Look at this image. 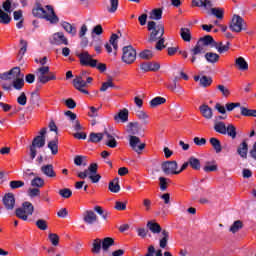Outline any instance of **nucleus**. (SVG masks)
Segmentation results:
<instances>
[{
  "mask_svg": "<svg viewBox=\"0 0 256 256\" xmlns=\"http://www.w3.org/2000/svg\"><path fill=\"white\" fill-rule=\"evenodd\" d=\"M148 30L151 31L150 34V41L155 42L159 40L156 44V49L161 51L165 48L164 39L162 38L164 35V25L163 24H156L154 21L148 22Z\"/></svg>",
  "mask_w": 256,
  "mask_h": 256,
  "instance_id": "nucleus-1",
  "label": "nucleus"
},
{
  "mask_svg": "<svg viewBox=\"0 0 256 256\" xmlns=\"http://www.w3.org/2000/svg\"><path fill=\"white\" fill-rule=\"evenodd\" d=\"M33 15L40 19H46L52 25H56L59 22V17L55 15V12L50 5H46V7L43 8L41 4H37L33 9Z\"/></svg>",
  "mask_w": 256,
  "mask_h": 256,
  "instance_id": "nucleus-2",
  "label": "nucleus"
},
{
  "mask_svg": "<svg viewBox=\"0 0 256 256\" xmlns=\"http://www.w3.org/2000/svg\"><path fill=\"white\" fill-rule=\"evenodd\" d=\"M20 75L21 70L19 67H15L12 70L0 73V83H2L3 89L6 91H10L12 89V82Z\"/></svg>",
  "mask_w": 256,
  "mask_h": 256,
  "instance_id": "nucleus-3",
  "label": "nucleus"
},
{
  "mask_svg": "<svg viewBox=\"0 0 256 256\" xmlns=\"http://www.w3.org/2000/svg\"><path fill=\"white\" fill-rule=\"evenodd\" d=\"M147 229L153 234L161 233V238L159 240V246L161 249H165L169 240V233L166 230L162 231V227L156 223L154 220L147 222Z\"/></svg>",
  "mask_w": 256,
  "mask_h": 256,
  "instance_id": "nucleus-4",
  "label": "nucleus"
},
{
  "mask_svg": "<svg viewBox=\"0 0 256 256\" xmlns=\"http://www.w3.org/2000/svg\"><path fill=\"white\" fill-rule=\"evenodd\" d=\"M97 169V163H91L87 170L78 172V177L82 180L88 177L92 184H97L101 180V175L97 174Z\"/></svg>",
  "mask_w": 256,
  "mask_h": 256,
  "instance_id": "nucleus-5",
  "label": "nucleus"
},
{
  "mask_svg": "<svg viewBox=\"0 0 256 256\" xmlns=\"http://www.w3.org/2000/svg\"><path fill=\"white\" fill-rule=\"evenodd\" d=\"M45 134L46 128H41L39 135L34 138L32 146H30V158H32V160L36 157V149H41L45 146Z\"/></svg>",
  "mask_w": 256,
  "mask_h": 256,
  "instance_id": "nucleus-6",
  "label": "nucleus"
},
{
  "mask_svg": "<svg viewBox=\"0 0 256 256\" xmlns=\"http://www.w3.org/2000/svg\"><path fill=\"white\" fill-rule=\"evenodd\" d=\"M37 80L39 83H49L50 81L56 80V75L54 72H50L49 66H43L36 71Z\"/></svg>",
  "mask_w": 256,
  "mask_h": 256,
  "instance_id": "nucleus-7",
  "label": "nucleus"
},
{
  "mask_svg": "<svg viewBox=\"0 0 256 256\" xmlns=\"http://www.w3.org/2000/svg\"><path fill=\"white\" fill-rule=\"evenodd\" d=\"M34 213V206L31 202H25L22 207L16 209V217L20 220L27 221L29 216Z\"/></svg>",
  "mask_w": 256,
  "mask_h": 256,
  "instance_id": "nucleus-8",
  "label": "nucleus"
},
{
  "mask_svg": "<svg viewBox=\"0 0 256 256\" xmlns=\"http://www.w3.org/2000/svg\"><path fill=\"white\" fill-rule=\"evenodd\" d=\"M229 28L233 32L240 33L241 31L247 29V24L241 16L234 14Z\"/></svg>",
  "mask_w": 256,
  "mask_h": 256,
  "instance_id": "nucleus-9",
  "label": "nucleus"
},
{
  "mask_svg": "<svg viewBox=\"0 0 256 256\" xmlns=\"http://www.w3.org/2000/svg\"><path fill=\"white\" fill-rule=\"evenodd\" d=\"M136 50L132 46H126L122 48V62L127 65H132L136 60Z\"/></svg>",
  "mask_w": 256,
  "mask_h": 256,
  "instance_id": "nucleus-10",
  "label": "nucleus"
},
{
  "mask_svg": "<svg viewBox=\"0 0 256 256\" xmlns=\"http://www.w3.org/2000/svg\"><path fill=\"white\" fill-rule=\"evenodd\" d=\"M49 42L51 45L55 46H69V39L66 38L63 32H55L49 38Z\"/></svg>",
  "mask_w": 256,
  "mask_h": 256,
  "instance_id": "nucleus-11",
  "label": "nucleus"
},
{
  "mask_svg": "<svg viewBox=\"0 0 256 256\" xmlns=\"http://www.w3.org/2000/svg\"><path fill=\"white\" fill-rule=\"evenodd\" d=\"M128 140L130 148L137 154H142L143 150L146 148V144L141 142V139L135 135H129Z\"/></svg>",
  "mask_w": 256,
  "mask_h": 256,
  "instance_id": "nucleus-12",
  "label": "nucleus"
},
{
  "mask_svg": "<svg viewBox=\"0 0 256 256\" xmlns=\"http://www.w3.org/2000/svg\"><path fill=\"white\" fill-rule=\"evenodd\" d=\"M80 65L89 66L95 68L97 60L93 59V56L86 50L78 54Z\"/></svg>",
  "mask_w": 256,
  "mask_h": 256,
  "instance_id": "nucleus-13",
  "label": "nucleus"
},
{
  "mask_svg": "<svg viewBox=\"0 0 256 256\" xmlns=\"http://www.w3.org/2000/svg\"><path fill=\"white\" fill-rule=\"evenodd\" d=\"M162 171L166 175H179L177 162L175 160L164 162L162 164Z\"/></svg>",
  "mask_w": 256,
  "mask_h": 256,
  "instance_id": "nucleus-14",
  "label": "nucleus"
},
{
  "mask_svg": "<svg viewBox=\"0 0 256 256\" xmlns=\"http://www.w3.org/2000/svg\"><path fill=\"white\" fill-rule=\"evenodd\" d=\"M105 48L108 52V54L114 53L115 56L117 55V50H118V35L117 34H112L109 42L105 44Z\"/></svg>",
  "mask_w": 256,
  "mask_h": 256,
  "instance_id": "nucleus-15",
  "label": "nucleus"
},
{
  "mask_svg": "<svg viewBox=\"0 0 256 256\" xmlns=\"http://www.w3.org/2000/svg\"><path fill=\"white\" fill-rule=\"evenodd\" d=\"M207 51V46L203 45L202 43L198 42L193 49L190 50L191 52V63L194 64L197 60V55L204 54Z\"/></svg>",
  "mask_w": 256,
  "mask_h": 256,
  "instance_id": "nucleus-16",
  "label": "nucleus"
},
{
  "mask_svg": "<svg viewBox=\"0 0 256 256\" xmlns=\"http://www.w3.org/2000/svg\"><path fill=\"white\" fill-rule=\"evenodd\" d=\"M82 221L87 225H93L98 221V217L93 210H86L82 213Z\"/></svg>",
  "mask_w": 256,
  "mask_h": 256,
  "instance_id": "nucleus-17",
  "label": "nucleus"
},
{
  "mask_svg": "<svg viewBox=\"0 0 256 256\" xmlns=\"http://www.w3.org/2000/svg\"><path fill=\"white\" fill-rule=\"evenodd\" d=\"M74 86L80 93L89 94V91L85 89L88 86L87 82L83 79L82 76H77L74 79Z\"/></svg>",
  "mask_w": 256,
  "mask_h": 256,
  "instance_id": "nucleus-18",
  "label": "nucleus"
},
{
  "mask_svg": "<svg viewBox=\"0 0 256 256\" xmlns=\"http://www.w3.org/2000/svg\"><path fill=\"white\" fill-rule=\"evenodd\" d=\"M142 71L145 72H157L161 65L158 62H145L140 65Z\"/></svg>",
  "mask_w": 256,
  "mask_h": 256,
  "instance_id": "nucleus-19",
  "label": "nucleus"
},
{
  "mask_svg": "<svg viewBox=\"0 0 256 256\" xmlns=\"http://www.w3.org/2000/svg\"><path fill=\"white\" fill-rule=\"evenodd\" d=\"M3 204L8 211H12L15 207V197L13 193L5 194Z\"/></svg>",
  "mask_w": 256,
  "mask_h": 256,
  "instance_id": "nucleus-20",
  "label": "nucleus"
},
{
  "mask_svg": "<svg viewBox=\"0 0 256 256\" xmlns=\"http://www.w3.org/2000/svg\"><path fill=\"white\" fill-rule=\"evenodd\" d=\"M128 110L126 108L120 110L118 114L114 115V121L117 123H126L128 121Z\"/></svg>",
  "mask_w": 256,
  "mask_h": 256,
  "instance_id": "nucleus-21",
  "label": "nucleus"
},
{
  "mask_svg": "<svg viewBox=\"0 0 256 256\" xmlns=\"http://www.w3.org/2000/svg\"><path fill=\"white\" fill-rule=\"evenodd\" d=\"M105 145L110 149H115L117 147V141L115 137L108 132H104Z\"/></svg>",
  "mask_w": 256,
  "mask_h": 256,
  "instance_id": "nucleus-22",
  "label": "nucleus"
},
{
  "mask_svg": "<svg viewBox=\"0 0 256 256\" xmlns=\"http://www.w3.org/2000/svg\"><path fill=\"white\" fill-rule=\"evenodd\" d=\"M199 110L204 119L211 120L213 118V109L208 105L200 106Z\"/></svg>",
  "mask_w": 256,
  "mask_h": 256,
  "instance_id": "nucleus-23",
  "label": "nucleus"
},
{
  "mask_svg": "<svg viewBox=\"0 0 256 256\" xmlns=\"http://www.w3.org/2000/svg\"><path fill=\"white\" fill-rule=\"evenodd\" d=\"M61 28L64 29L71 37H75L77 33V29L74 25L67 23V22H62L60 24Z\"/></svg>",
  "mask_w": 256,
  "mask_h": 256,
  "instance_id": "nucleus-24",
  "label": "nucleus"
},
{
  "mask_svg": "<svg viewBox=\"0 0 256 256\" xmlns=\"http://www.w3.org/2000/svg\"><path fill=\"white\" fill-rule=\"evenodd\" d=\"M204 58L209 64L215 65L218 63L220 56L214 52H207L206 55H204Z\"/></svg>",
  "mask_w": 256,
  "mask_h": 256,
  "instance_id": "nucleus-25",
  "label": "nucleus"
},
{
  "mask_svg": "<svg viewBox=\"0 0 256 256\" xmlns=\"http://www.w3.org/2000/svg\"><path fill=\"white\" fill-rule=\"evenodd\" d=\"M194 81L199 82L202 87H208L211 86L213 83L212 78H208L207 76L199 77V76H194Z\"/></svg>",
  "mask_w": 256,
  "mask_h": 256,
  "instance_id": "nucleus-26",
  "label": "nucleus"
},
{
  "mask_svg": "<svg viewBox=\"0 0 256 256\" xmlns=\"http://www.w3.org/2000/svg\"><path fill=\"white\" fill-rule=\"evenodd\" d=\"M41 172H43L44 175L50 178L56 177V172L53 169V165L48 164L41 167Z\"/></svg>",
  "mask_w": 256,
  "mask_h": 256,
  "instance_id": "nucleus-27",
  "label": "nucleus"
},
{
  "mask_svg": "<svg viewBox=\"0 0 256 256\" xmlns=\"http://www.w3.org/2000/svg\"><path fill=\"white\" fill-rule=\"evenodd\" d=\"M230 44H223V42L213 43V48H216L219 54L226 53L229 50Z\"/></svg>",
  "mask_w": 256,
  "mask_h": 256,
  "instance_id": "nucleus-28",
  "label": "nucleus"
},
{
  "mask_svg": "<svg viewBox=\"0 0 256 256\" xmlns=\"http://www.w3.org/2000/svg\"><path fill=\"white\" fill-rule=\"evenodd\" d=\"M180 36L184 42H191L192 40V33L188 28H181Z\"/></svg>",
  "mask_w": 256,
  "mask_h": 256,
  "instance_id": "nucleus-29",
  "label": "nucleus"
},
{
  "mask_svg": "<svg viewBox=\"0 0 256 256\" xmlns=\"http://www.w3.org/2000/svg\"><path fill=\"white\" fill-rule=\"evenodd\" d=\"M166 103V99L162 96H156L150 101V107L151 108H157L158 106H161Z\"/></svg>",
  "mask_w": 256,
  "mask_h": 256,
  "instance_id": "nucleus-30",
  "label": "nucleus"
},
{
  "mask_svg": "<svg viewBox=\"0 0 256 256\" xmlns=\"http://www.w3.org/2000/svg\"><path fill=\"white\" fill-rule=\"evenodd\" d=\"M198 43H201L205 47H213L214 43H217L214 41L213 37L211 35L204 36L201 38Z\"/></svg>",
  "mask_w": 256,
  "mask_h": 256,
  "instance_id": "nucleus-31",
  "label": "nucleus"
},
{
  "mask_svg": "<svg viewBox=\"0 0 256 256\" xmlns=\"http://www.w3.org/2000/svg\"><path fill=\"white\" fill-rule=\"evenodd\" d=\"M214 130L222 135H226L227 134V127L226 124L224 122H216L214 123Z\"/></svg>",
  "mask_w": 256,
  "mask_h": 256,
  "instance_id": "nucleus-32",
  "label": "nucleus"
},
{
  "mask_svg": "<svg viewBox=\"0 0 256 256\" xmlns=\"http://www.w3.org/2000/svg\"><path fill=\"white\" fill-rule=\"evenodd\" d=\"M109 190L111 193H119V191H121V186L119 185V180L118 178L112 180L110 183H109V186H108Z\"/></svg>",
  "mask_w": 256,
  "mask_h": 256,
  "instance_id": "nucleus-33",
  "label": "nucleus"
},
{
  "mask_svg": "<svg viewBox=\"0 0 256 256\" xmlns=\"http://www.w3.org/2000/svg\"><path fill=\"white\" fill-rule=\"evenodd\" d=\"M102 250L105 252L114 245V239L111 237H106L101 240Z\"/></svg>",
  "mask_w": 256,
  "mask_h": 256,
  "instance_id": "nucleus-34",
  "label": "nucleus"
},
{
  "mask_svg": "<svg viewBox=\"0 0 256 256\" xmlns=\"http://www.w3.org/2000/svg\"><path fill=\"white\" fill-rule=\"evenodd\" d=\"M236 66L240 71L248 70V63L243 57H239L236 59Z\"/></svg>",
  "mask_w": 256,
  "mask_h": 256,
  "instance_id": "nucleus-35",
  "label": "nucleus"
},
{
  "mask_svg": "<svg viewBox=\"0 0 256 256\" xmlns=\"http://www.w3.org/2000/svg\"><path fill=\"white\" fill-rule=\"evenodd\" d=\"M102 249V240L101 239H95L94 243H92L91 252L94 254H100Z\"/></svg>",
  "mask_w": 256,
  "mask_h": 256,
  "instance_id": "nucleus-36",
  "label": "nucleus"
},
{
  "mask_svg": "<svg viewBox=\"0 0 256 256\" xmlns=\"http://www.w3.org/2000/svg\"><path fill=\"white\" fill-rule=\"evenodd\" d=\"M238 154L240 157L246 159L248 154V144L247 142H242L238 148Z\"/></svg>",
  "mask_w": 256,
  "mask_h": 256,
  "instance_id": "nucleus-37",
  "label": "nucleus"
},
{
  "mask_svg": "<svg viewBox=\"0 0 256 256\" xmlns=\"http://www.w3.org/2000/svg\"><path fill=\"white\" fill-rule=\"evenodd\" d=\"M48 239L52 246L58 247L60 245V236L58 234L50 233L48 234Z\"/></svg>",
  "mask_w": 256,
  "mask_h": 256,
  "instance_id": "nucleus-38",
  "label": "nucleus"
},
{
  "mask_svg": "<svg viewBox=\"0 0 256 256\" xmlns=\"http://www.w3.org/2000/svg\"><path fill=\"white\" fill-rule=\"evenodd\" d=\"M59 142L57 140H52L48 142V149H50L52 155H57L59 153Z\"/></svg>",
  "mask_w": 256,
  "mask_h": 256,
  "instance_id": "nucleus-39",
  "label": "nucleus"
},
{
  "mask_svg": "<svg viewBox=\"0 0 256 256\" xmlns=\"http://www.w3.org/2000/svg\"><path fill=\"white\" fill-rule=\"evenodd\" d=\"M24 86V76L21 74L18 78H16L12 82V87H14L16 90H21Z\"/></svg>",
  "mask_w": 256,
  "mask_h": 256,
  "instance_id": "nucleus-40",
  "label": "nucleus"
},
{
  "mask_svg": "<svg viewBox=\"0 0 256 256\" xmlns=\"http://www.w3.org/2000/svg\"><path fill=\"white\" fill-rule=\"evenodd\" d=\"M241 115L244 117H256V110L248 109L244 106L240 107Z\"/></svg>",
  "mask_w": 256,
  "mask_h": 256,
  "instance_id": "nucleus-41",
  "label": "nucleus"
},
{
  "mask_svg": "<svg viewBox=\"0 0 256 256\" xmlns=\"http://www.w3.org/2000/svg\"><path fill=\"white\" fill-rule=\"evenodd\" d=\"M188 164L190 165V167H191L193 170H199V169H201V161L198 160V159L195 158V157H190L189 160H188Z\"/></svg>",
  "mask_w": 256,
  "mask_h": 256,
  "instance_id": "nucleus-42",
  "label": "nucleus"
},
{
  "mask_svg": "<svg viewBox=\"0 0 256 256\" xmlns=\"http://www.w3.org/2000/svg\"><path fill=\"white\" fill-rule=\"evenodd\" d=\"M11 22V16L0 8V24L7 25Z\"/></svg>",
  "mask_w": 256,
  "mask_h": 256,
  "instance_id": "nucleus-43",
  "label": "nucleus"
},
{
  "mask_svg": "<svg viewBox=\"0 0 256 256\" xmlns=\"http://www.w3.org/2000/svg\"><path fill=\"white\" fill-rule=\"evenodd\" d=\"M118 0H109V3L107 4V11L111 14L115 13L118 9Z\"/></svg>",
  "mask_w": 256,
  "mask_h": 256,
  "instance_id": "nucleus-44",
  "label": "nucleus"
},
{
  "mask_svg": "<svg viewBox=\"0 0 256 256\" xmlns=\"http://www.w3.org/2000/svg\"><path fill=\"white\" fill-rule=\"evenodd\" d=\"M163 11L162 9H154L150 12L149 19L160 20L162 19Z\"/></svg>",
  "mask_w": 256,
  "mask_h": 256,
  "instance_id": "nucleus-45",
  "label": "nucleus"
},
{
  "mask_svg": "<svg viewBox=\"0 0 256 256\" xmlns=\"http://www.w3.org/2000/svg\"><path fill=\"white\" fill-rule=\"evenodd\" d=\"M126 130L131 135H136L139 130V124L138 123H129V124H127Z\"/></svg>",
  "mask_w": 256,
  "mask_h": 256,
  "instance_id": "nucleus-46",
  "label": "nucleus"
},
{
  "mask_svg": "<svg viewBox=\"0 0 256 256\" xmlns=\"http://www.w3.org/2000/svg\"><path fill=\"white\" fill-rule=\"evenodd\" d=\"M210 144L214 151H216L217 154H219L222 150L221 143L217 138H210Z\"/></svg>",
  "mask_w": 256,
  "mask_h": 256,
  "instance_id": "nucleus-47",
  "label": "nucleus"
},
{
  "mask_svg": "<svg viewBox=\"0 0 256 256\" xmlns=\"http://www.w3.org/2000/svg\"><path fill=\"white\" fill-rule=\"evenodd\" d=\"M115 84L113 83L112 78H108V80L104 83H102L100 92H106L109 88H114Z\"/></svg>",
  "mask_w": 256,
  "mask_h": 256,
  "instance_id": "nucleus-48",
  "label": "nucleus"
},
{
  "mask_svg": "<svg viewBox=\"0 0 256 256\" xmlns=\"http://www.w3.org/2000/svg\"><path fill=\"white\" fill-rule=\"evenodd\" d=\"M104 139V133H91L89 136V141L92 143H98L101 142V140Z\"/></svg>",
  "mask_w": 256,
  "mask_h": 256,
  "instance_id": "nucleus-49",
  "label": "nucleus"
},
{
  "mask_svg": "<svg viewBox=\"0 0 256 256\" xmlns=\"http://www.w3.org/2000/svg\"><path fill=\"white\" fill-rule=\"evenodd\" d=\"M74 164L78 167L84 166L86 167L87 162H86V157L82 155H78L74 159Z\"/></svg>",
  "mask_w": 256,
  "mask_h": 256,
  "instance_id": "nucleus-50",
  "label": "nucleus"
},
{
  "mask_svg": "<svg viewBox=\"0 0 256 256\" xmlns=\"http://www.w3.org/2000/svg\"><path fill=\"white\" fill-rule=\"evenodd\" d=\"M153 56L154 54L152 50H144V51H141L139 54V57L144 60H150L153 58Z\"/></svg>",
  "mask_w": 256,
  "mask_h": 256,
  "instance_id": "nucleus-51",
  "label": "nucleus"
},
{
  "mask_svg": "<svg viewBox=\"0 0 256 256\" xmlns=\"http://www.w3.org/2000/svg\"><path fill=\"white\" fill-rule=\"evenodd\" d=\"M59 195L64 199H69L72 196V190L70 188H62L59 190Z\"/></svg>",
  "mask_w": 256,
  "mask_h": 256,
  "instance_id": "nucleus-52",
  "label": "nucleus"
},
{
  "mask_svg": "<svg viewBox=\"0 0 256 256\" xmlns=\"http://www.w3.org/2000/svg\"><path fill=\"white\" fill-rule=\"evenodd\" d=\"M36 227L40 230V231H46L48 229V225L46 220L44 219H38L36 221Z\"/></svg>",
  "mask_w": 256,
  "mask_h": 256,
  "instance_id": "nucleus-53",
  "label": "nucleus"
},
{
  "mask_svg": "<svg viewBox=\"0 0 256 256\" xmlns=\"http://www.w3.org/2000/svg\"><path fill=\"white\" fill-rule=\"evenodd\" d=\"M241 228H243V223L241 221H236L233 223L232 226H230L229 231L232 232L233 234L237 233Z\"/></svg>",
  "mask_w": 256,
  "mask_h": 256,
  "instance_id": "nucleus-54",
  "label": "nucleus"
},
{
  "mask_svg": "<svg viewBox=\"0 0 256 256\" xmlns=\"http://www.w3.org/2000/svg\"><path fill=\"white\" fill-rule=\"evenodd\" d=\"M229 137L235 139L237 136L236 127L233 124H229L226 128Z\"/></svg>",
  "mask_w": 256,
  "mask_h": 256,
  "instance_id": "nucleus-55",
  "label": "nucleus"
},
{
  "mask_svg": "<svg viewBox=\"0 0 256 256\" xmlns=\"http://www.w3.org/2000/svg\"><path fill=\"white\" fill-rule=\"evenodd\" d=\"M218 166L211 162H208L206 166L203 167V171L206 173L215 172L217 171Z\"/></svg>",
  "mask_w": 256,
  "mask_h": 256,
  "instance_id": "nucleus-56",
  "label": "nucleus"
},
{
  "mask_svg": "<svg viewBox=\"0 0 256 256\" xmlns=\"http://www.w3.org/2000/svg\"><path fill=\"white\" fill-rule=\"evenodd\" d=\"M211 14L218 19H223L224 17V11L220 8H211Z\"/></svg>",
  "mask_w": 256,
  "mask_h": 256,
  "instance_id": "nucleus-57",
  "label": "nucleus"
},
{
  "mask_svg": "<svg viewBox=\"0 0 256 256\" xmlns=\"http://www.w3.org/2000/svg\"><path fill=\"white\" fill-rule=\"evenodd\" d=\"M217 89H218V91L222 94V96L223 97H229V95H230V90H229V88H227L226 86H224V85H218L217 86Z\"/></svg>",
  "mask_w": 256,
  "mask_h": 256,
  "instance_id": "nucleus-58",
  "label": "nucleus"
},
{
  "mask_svg": "<svg viewBox=\"0 0 256 256\" xmlns=\"http://www.w3.org/2000/svg\"><path fill=\"white\" fill-rule=\"evenodd\" d=\"M142 205H144L145 211L150 212L152 210V200L145 198L142 200Z\"/></svg>",
  "mask_w": 256,
  "mask_h": 256,
  "instance_id": "nucleus-59",
  "label": "nucleus"
},
{
  "mask_svg": "<svg viewBox=\"0 0 256 256\" xmlns=\"http://www.w3.org/2000/svg\"><path fill=\"white\" fill-rule=\"evenodd\" d=\"M159 182H160V189H161V191H165L167 189L168 183H170L171 180L170 179H166L164 177H160L159 178Z\"/></svg>",
  "mask_w": 256,
  "mask_h": 256,
  "instance_id": "nucleus-60",
  "label": "nucleus"
},
{
  "mask_svg": "<svg viewBox=\"0 0 256 256\" xmlns=\"http://www.w3.org/2000/svg\"><path fill=\"white\" fill-rule=\"evenodd\" d=\"M31 185L33 187L41 188L44 186V180L41 179L40 177H36L35 179L32 180Z\"/></svg>",
  "mask_w": 256,
  "mask_h": 256,
  "instance_id": "nucleus-61",
  "label": "nucleus"
},
{
  "mask_svg": "<svg viewBox=\"0 0 256 256\" xmlns=\"http://www.w3.org/2000/svg\"><path fill=\"white\" fill-rule=\"evenodd\" d=\"M26 51H27V42L25 40H20L19 56L23 57Z\"/></svg>",
  "mask_w": 256,
  "mask_h": 256,
  "instance_id": "nucleus-62",
  "label": "nucleus"
},
{
  "mask_svg": "<svg viewBox=\"0 0 256 256\" xmlns=\"http://www.w3.org/2000/svg\"><path fill=\"white\" fill-rule=\"evenodd\" d=\"M24 186V182L21 180L10 181V188L17 189Z\"/></svg>",
  "mask_w": 256,
  "mask_h": 256,
  "instance_id": "nucleus-63",
  "label": "nucleus"
},
{
  "mask_svg": "<svg viewBox=\"0 0 256 256\" xmlns=\"http://www.w3.org/2000/svg\"><path fill=\"white\" fill-rule=\"evenodd\" d=\"M17 103L19 105L25 106L27 103V97L25 95V93L23 92L22 94H20V96H18L17 98Z\"/></svg>",
  "mask_w": 256,
  "mask_h": 256,
  "instance_id": "nucleus-64",
  "label": "nucleus"
}]
</instances>
